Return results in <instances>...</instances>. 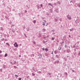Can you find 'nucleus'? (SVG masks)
<instances>
[{"instance_id":"nucleus-18","label":"nucleus","mask_w":80,"mask_h":80,"mask_svg":"<svg viewBox=\"0 0 80 80\" xmlns=\"http://www.w3.org/2000/svg\"><path fill=\"white\" fill-rule=\"evenodd\" d=\"M70 49H69L67 50V53H69L70 52Z\"/></svg>"},{"instance_id":"nucleus-7","label":"nucleus","mask_w":80,"mask_h":80,"mask_svg":"<svg viewBox=\"0 0 80 80\" xmlns=\"http://www.w3.org/2000/svg\"><path fill=\"white\" fill-rule=\"evenodd\" d=\"M48 77H49V78H51L52 77V76H51V73L49 72L48 74Z\"/></svg>"},{"instance_id":"nucleus-32","label":"nucleus","mask_w":80,"mask_h":80,"mask_svg":"<svg viewBox=\"0 0 80 80\" xmlns=\"http://www.w3.org/2000/svg\"><path fill=\"white\" fill-rule=\"evenodd\" d=\"M55 30H52V31H51L52 32H55Z\"/></svg>"},{"instance_id":"nucleus-45","label":"nucleus","mask_w":80,"mask_h":80,"mask_svg":"<svg viewBox=\"0 0 80 80\" xmlns=\"http://www.w3.org/2000/svg\"><path fill=\"white\" fill-rule=\"evenodd\" d=\"M12 32H13V33H15V31H14V30H12Z\"/></svg>"},{"instance_id":"nucleus-17","label":"nucleus","mask_w":80,"mask_h":80,"mask_svg":"<svg viewBox=\"0 0 80 80\" xmlns=\"http://www.w3.org/2000/svg\"><path fill=\"white\" fill-rule=\"evenodd\" d=\"M27 32H29V30H30V29H29V28H27Z\"/></svg>"},{"instance_id":"nucleus-38","label":"nucleus","mask_w":80,"mask_h":80,"mask_svg":"<svg viewBox=\"0 0 80 80\" xmlns=\"http://www.w3.org/2000/svg\"><path fill=\"white\" fill-rule=\"evenodd\" d=\"M65 75H68V74L67 72H65Z\"/></svg>"},{"instance_id":"nucleus-51","label":"nucleus","mask_w":80,"mask_h":80,"mask_svg":"<svg viewBox=\"0 0 80 80\" xmlns=\"http://www.w3.org/2000/svg\"><path fill=\"white\" fill-rule=\"evenodd\" d=\"M58 49V50H60V47H59Z\"/></svg>"},{"instance_id":"nucleus-34","label":"nucleus","mask_w":80,"mask_h":80,"mask_svg":"<svg viewBox=\"0 0 80 80\" xmlns=\"http://www.w3.org/2000/svg\"><path fill=\"white\" fill-rule=\"evenodd\" d=\"M0 57H3V55L0 54Z\"/></svg>"},{"instance_id":"nucleus-39","label":"nucleus","mask_w":80,"mask_h":80,"mask_svg":"<svg viewBox=\"0 0 80 80\" xmlns=\"http://www.w3.org/2000/svg\"><path fill=\"white\" fill-rule=\"evenodd\" d=\"M78 55H80V52H78Z\"/></svg>"},{"instance_id":"nucleus-15","label":"nucleus","mask_w":80,"mask_h":80,"mask_svg":"<svg viewBox=\"0 0 80 80\" xmlns=\"http://www.w3.org/2000/svg\"><path fill=\"white\" fill-rule=\"evenodd\" d=\"M32 42L33 43V44H34V45L36 44V42H35V41H32Z\"/></svg>"},{"instance_id":"nucleus-33","label":"nucleus","mask_w":80,"mask_h":80,"mask_svg":"<svg viewBox=\"0 0 80 80\" xmlns=\"http://www.w3.org/2000/svg\"><path fill=\"white\" fill-rule=\"evenodd\" d=\"M54 53L55 54H57V51H54Z\"/></svg>"},{"instance_id":"nucleus-6","label":"nucleus","mask_w":80,"mask_h":80,"mask_svg":"<svg viewBox=\"0 0 80 80\" xmlns=\"http://www.w3.org/2000/svg\"><path fill=\"white\" fill-rule=\"evenodd\" d=\"M14 47H18V45L17 44V43L16 42L14 43Z\"/></svg>"},{"instance_id":"nucleus-20","label":"nucleus","mask_w":80,"mask_h":80,"mask_svg":"<svg viewBox=\"0 0 80 80\" xmlns=\"http://www.w3.org/2000/svg\"><path fill=\"white\" fill-rule=\"evenodd\" d=\"M42 37V34H39L38 37L40 38V37Z\"/></svg>"},{"instance_id":"nucleus-26","label":"nucleus","mask_w":80,"mask_h":80,"mask_svg":"<svg viewBox=\"0 0 80 80\" xmlns=\"http://www.w3.org/2000/svg\"><path fill=\"white\" fill-rule=\"evenodd\" d=\"M6 44L8 45V46H10V44H9L8 43H6Z\"/></svg>"},{"instance_id":"nucleus-41","label":"nucleus","mask_w":80,"mask_h":80,"mask_svg":"<svg viewBox=\"0 0 80 80\" xmlns=\"http://www.w3.org/2000/svg\"><path fill=\"white\" fill-rule=\"evenodd\" d=\"M25 13H27V10H25Z\"/></svg>"},{"instance_id":"nucleus-21","label":"nucleus","mask_w":80,"mask_h":80,"mask_svg":"<svg viewBox=\"0 0 80 80\" xmlns=\"http://www.w3.org/2000/svg\"><path fill=\"white\" fill-rule=\"evenodd\" d=\"M34 56H35V54H31V57H33Z\"/></svg>"},{"instance_id":"nucleus-64","label":"nucleus","mask_w":80,"mask_h":80,"mask_svg":"<svg viewBox=\"0 0 80 80\" xmlns=\"http://www.w3.org/2000/svg\"><path fill=\"white\" fill-rule=\"evenodd\" d=\"M19 57H21V55H19Z\"/></svg>"},{"instance_id":"nucleus-36","label":"nucleus","mask_w":80,"mask_h":80,"mask_svg":"<svg viewBox=\"0 0 80 80\" xmlns=\"http://www.w3.org/2000/svg\"><path fill=\"white\" fill-rule=\"evenodd\" d=\"M56 57H57V58H59V56H58V55H56Z\"/></svg>"},{"instance_id":"nucleus-9","label":"nucleus","mask_w":80,"mask_h":80,"mask_svg":"<svg viewBox=\"0 0 80 80\" xmlns=\"http://www.w3.org/2000/svg\"><path fill=\"white\" fill-rule=\"evenodd\" d=\"M48 5H49V6H50V7H52V8H53V6L52 5V4L50 3H49V4H48Z\"/></svg>"},{"instance_id":"nucleus-23","label":"nucleus","mask_w":80,"mask_h":80,"mask_svg":"<svg viewBox=\"0 0 80 80\" xmlns=\"http://www.w3.org/2000/svg\"><path fill=\"white\" fill-rule=\"evenodd\" d=\"M45 50L47 52H48V49L47 48H45Z\"/></svg>"},{"instance_id":"nucleus-42","label":"nucleus","mask_w":80,"mask_h":80,"mask_svg":"<svg viewBox=\"0 0 80 80\" xmlns=\"http://www.w3.org/2000/svg\"><path fill=\"white\" fill-rule=\"evenodd\" d=\"M42 25H45V23L43 22H42Z\"/></svg>"},{"instance_id":"nucleus-53","label":"nucleus","mask_w":80,"mask_h":80,"mask_svg":"<svg viewBox=\"0 0 80 80\" xmlns=\"http://www.w3.org/2000/svg\"><path fill=\"white\" fill-rule=\"evenodd\" d=\"M40 6L41 7H42V6H43V5H42V4H41L40 5Z\"/></svg>"},{"instance_id":"nucleus-40","label":"nucleus","mask_w":80,"mask_h":80,"mask_svg":"<svg viewBox=\"0 0 80 80\" xmlns=\"http://www.w3.org/2000/svg\"><path fill=\"white\" fill-rule=\"evenodd\" d=\"M18 79L19 80H22V78H18Z\"/></svg>"},{"instance_id":"nucleus-60","label":"nucleus","mask_w":80,"mask_h":80,"mask_svg":"<svg viewBox=\"0 0 80 80\" xmlns=\"http://www.w3.org/2000/svg\"><path fill=\"white\" fill-rule=\"evenodd\" d=\"M69 30H70V32H72V29H70Z\"/></svg>"},{"instance_id":"nucleus-56","label":"nucleus","mask_w":80,"mask_h":80,"mask_svg":"<svg viewBox=\"0 0 80 80\" xmlns=\"http://www.w3.org/2000/svg\"><path fill=\"white\" fill-rule=\"evenodd\" d=\"M73 48H75V46L74 45L73 46Z\"/></svg>"},{"instance_id":"nucleus-62","label":"nucleus","mask_w":80,"mask_h":80,"mask_svg":"<svg viewBox=\"0 0 80 80\" xmlns=\"http://www.w3.org/2000/svg\"><path fill=\"white\" fill-rule=\"evenodd\" d=\"M69 37H71V36H70V35H69Z\"/></svg>"},{"instance_id":"nucleus-31","label":"nucleus","mask_w":80,"mask_h":80,"mask_svg":"<svg viewBox=\"0 0 80 80\" xmlns=\"http://www.w3.org/2000/svg\"><path fill=\"white\" fill-rule=\"evenodd\" d=\"M8 8H9V9H10V6H8Z\"/></svg>"},{"instance_id":"nucleus-57","label":"nucleus","mask_w":80,"mask_h":80,"mask_svg":"<svg viewBox=\"0 0 80 80\" xmlns=\"http://www.w3.org/2000/svg\"><path fill=\"white\" fill-rule=\"evenodd\" d=\"M47 41H44V43H46V42H47Z\"/></svg>"},{"instance_id":"nucleus-12","label":"nucleus","mask_w":80,"mask_h":80,"mask_svg":"<svg viewBox=\"0 0 80 80\" xmlns=\"http://www.w3.org/2000/svg\"><path fill=\"white\" fill-rule=\"evenodd\" d=\"M55 11L57 12V13H58V9H56Z\"/></svg>"},{"instance_id":"nucleus-2","label":"nucleus","mask_w":80,"mask_h":80,"mask_svg":"<svg viewBox=\"0 0 80 80\" xmlns=\"http://www.w3.org/2000/svg\"><path fill=\"white\" fill-rule=\"evenodd\" d=\"M32 70L34 71V72H37V69L36 68H35V67H33L32 68Z\"/></svg>"},{"instance_id":"nucleus-43","label":"nucleus","mask_w":80,"mask_h":80,"mask_svg":"<svg viewBox=\"0 0 80 80\" xmlns=\"http://www.w3.org/2000/svg\"><path fill=\"white\" fill-rule=\"evenodd\" d=\"M72 72H75V70H72Z\"/></svg>"},{"instance_id":"nucleus-54","label":"nucleus","mask_w":80,"mask_h":80,"mask_svg":"<svg viewBox=\"0 0 80 80\" xmlns=\"http://www.w3.org/2000/svg\"><path fill=\"white\" fill-rule=\"evenodd\" d=\"M15 76H16V77H18V75H16Z\"/></svg>"},{"instance_id":"nucleus-47","label":"nucleus","mask_w":80,"mask_h":80,"mask_svg":"<svg viewBox=\"0 0 80 80\" xmlns=\"http://www.w3.org/2000/svg\"><path fill=\"white\" fill-rule=\"evenodd\" d=\"M30 78V76H28L27 77V78L28 79V78Z\"/></svg>"},{"instance_id":"nucleus-63","label":"nucleus","mask_w":80,"mask_h":80,"mask_svg":"<svg viewBox=\"0 0 80 80\" xmlns=\"http://www.w3.org/2000/svg\"><path fill=\"white\" fill-rule=\"evenodd\" d=\"M75 5H76L77 6H78V4H77V3H76Z\"/></svg>"},{"instance_id":"nucleus-19","label":"nucleus","mask_w":80,"mask_h":80,"mask_svg":"<svg viewBox=\"0 0 80 80\" xmlns=\"http://www.w3.org/2000/svg\"><path fill=\"white\" fill-rule=\"evenodd\" d=\"M7 53H6L5 54V55H4V57H7Z\"/></svg>"},{"instance_id":"nucleus-37","label":"nucleus","mask_w":80,"mask_h":80,"mask_svg":"<svg viewBox=\"0 0 80 80\" xmlns=\"http://www.w3.org/2000/svg\"><path fill=\"white\" fill-rule=\"evenodd\" d=\"M54 39H55V38H52V40H54Z\"/></svg>"},{"instance_id":"nucleus-35","label":"nucleus","mask_w":80,"mask_h":80,"mask_svg":"<svg viewBox=\"0 0 80 80\" xmlns=\"http://www.w3.org/2000/svg\"><path fill=\"white\" fill-rule=\"evenodd\" d=\"M55 22H57V20H58V19H56V18H55Z\"/></svg>"},{"instance_id":"nucleus-55","label":"nucleus","mask_w":80,"mask_h":80,"mask_svg":"<svg viewBox=\"0 0 80 80\" xmlns=\"http://www.w3.org/2000/svg\"><path fill=\"white\" fill-rule=\"evenodd\" d=\"M78 6L79 7H80V3H79V4H78Z\"/></svg>"},{"instance_id":"nucleus-11","label":"nucleus","mask_w":80,"mask_h":80,"mask_svg":"<svg viewBox=\"0 0 80 80\" xmlns=\"http://www.w3.org/2000/svg\"><path fill=\"white\" fill-rule=\"evenodd\" d=\"M32 22H33V23L34 24H35L36 23V20H34L32 21Z\"/></svg>"},{"instance_id":"nucleus-52","label":"nucleus","mask_w":80,"mask_h":80,"mask_svg":"<svg viewBox=\"0 0 80 80\" xmlns=\"http://www.w3.org/2000/svg\"><path fill=\"white\" fill-rule=\"evenodd\" d=\"M23 30H24V29H25V26H24L23 27Z\"/></svg>"},{"instance_id":"nucleus-61","label":"nucleus","mask_w":80,"mask_h":80,"mask_svg":"<svg viewBox=\"0 0 80 80\" xmlns=\"http://www.w3.org/2000/svg\"><path fill=\"white\" fill-rule=\"evenodd\" d=\"M42 50H45V48H42Z\"/></svg>"},{"instance_id":"nucleus-44","label":"nucleus","mask_w":80,"mask_h":80,"mask_svg":"<svg viewBox=\"0 0 80 80\" xmlns=\"http://www.w3.org/2000/svg\"><path fill=\"white\" fill-rule=\"evenodd\" d=\"M58 4H60V1H58Z\"/></svg>"},{"instance_id":"nucleus-28","label":"nucleus","mask_w":80,"mask_h":80,"mask_svg":"<svg viewBox=\"0 0 80 80\" xmlns=\"http://www.w3.org/2000/svg\"><path fill=\"white\" fill-rule=\"evenodd\" d=\"M2 18H1V20H4V19H3V17H2Z\"/></svg>"},{"instance_id":"nucleus-48","label":"nucleus","mask_w":80,"mask_h":80,"mask_svg":"<svg viewBox=\"0 0 80 80\" xmlns=\"http://www.w3.org/2000/svg\"><path fill=\"white\" fill-rule=\"evenodd\" d=\"M2 41H4V38H3L2 39H1Z\"/></svg>"},{"instance_id":"nucleus-59","label":"nucleus","mask_w":80,"mask_h":80,"mask_svg":"<svg viewBox=\"0 0 80 80\" xmlns=\"http://www.w3.org/2000/svg\"><path fill=\"white\" fill-rule=\"evenodd\" d=\"M43 21H44V22H45V23H46V20H43Z\"/></svg>"},{"instance_id":"nucleus-46","label":"nucleus","mask_w":80,"mask_h":80,"mask_svg":"<svg viewBox=\"0 0 80 80\" xmlns=\"http://www.w3.org/2000/svg\"><path fill=\"white\" fill-rule=\"evenodd\" d=\"M47 15L48 16H49V13H47Z\"/></svg>"},{"instance_id":"nucleus-29","label":"nucleus","mask_w":80,"mask_h":80,"mask_svg":"<svg viewBox=\"0 0 80 80\" xmlns=\"http://www.w3.org/2000/svg\"><path fill=\"white\" fill-rule=\"evenodd\" d=\"M45 56H48V53H46L45 54Z\"/></svg>"},{"instance_id":"nucleus-16","label":"nucleus","mask_w":80,"mask_h":80,"mask_svg":"<svg viewBox=\"0 0 80 80\" xmlns=\"http://www.w3.org/2000/svg\"><path fill=\"white\" fill-rule=\"evenodd\" d=\"M49 12L50 13H52V12H53V10H52V9H50L49 10Z\"/></svg>"},{"instance_id":"nucleus-13","label":"nucleus","mask_w":80,"mask_h":80,"mask_svg":"<svg viewBox=\"0 0 80 80\" xmlns=\"http://www.w3.org/2000/svg\"><path fill=\"white\" fill-rule=\"evenodd\" d=\"M32 76H33V77H34L35 75V73L34 72H32Z\"/></svg>"},{"instance_id":"nucleus-30","label":"nucleus","mask_w":80,"mask_h":80,"mask_svg":"<svg viewBox=\"0 0 80 80\" xmlns=\"http://www.w3.org/2000/svg\"><path fill=\"white\" fill-rule=\"evenodd\" d=\"M5 18H6V19H8V17L7 16H5Z\"/></svg>"},{"instance_id":"nucleus-14","label":"nucleus","mask_w":80,"mask_h":80,"mask_svg":"<svg viewBox=\"0 0 80 80\" xmlns=\"http://www.w3.org/2000/svg\"><path fill=\"white\" fill-rule=\"evenodd\" d=\"M45 31H46V29H45V28H43L42 29V31L44 32H45Z\"/></svg>"},{"instance_id":"nucleus-49","label":"nucleus","mask_w":80,"mask_h":80,"mask_svg":"<svg viewBox=\"0 0 80 80\" xmlns=\"http://www.w3.org/2000/svg\"><path fill=\"white\" fill-rule=\"evenodd\" d=\"M77 20L75 21V22L77 24L78 23V22H77Z\"/></svg>"},{"instance_id":"nucleus-50","label":"nucleus","mask_w":80,"mask_h":80,"mask_svg":"<svg viewBox=\"0 0 80 80\" xmlns=\"http://www.w3.org/2000/svg\"><path fill=\"white\" fill-rule=\"evenodd\" d=\"M2 53V51L0 50V53Z\"/></svg>"},{"instance_id":"nucleus-1","label":"nucleus","mask_w":80,"mask_h":80,"mask_svg":"<svg viewBox=\"0 0 80 80\" xmlns=\"http://www.w3.org/2000/svg\"><path fill=\"white\" fill-rule=\"evenodd\" d=\"M37 71V73H38L39 74H41V73H42V70L39 69H38Z\"/></svg>"},{"instance_id":"nucleus-3","label":"nucleus","mask_w":80,"mask_h":80,"mask_svg":"<svg viewBox=\"0 0 80 80\" xmlns=\"http://www.w3.org/2000/svg\"><path fill=\"white\" fill-rule=\"evenodd\" d=\"M18 15H19L20 17H22V16H23V12L22 11L20 13H18Z\"/></svg>"},{"instance_id":"nucleus-27","label":"nucleus","mask_w":80,"mask_h":80,"mask_svg":"<svg viewBox=\"0 0 80 80\" xmlns=\"http://www.w3.org/2000/svg\"><path fill=\"white\" fill-rule=\"evenodd\" d=\"M24 36H25V37H26V38H27V36L26 34H25V33H24Z\"/></svg>"},{"instance_id":"nucleus-5","label":"nucleus","mask_w":80,"mask_h":80,"mask_svg":"<svg viewBox=\"0 0 80 80\" xmlns=\"http://www.w3.org/2000/svg\"><path fill=\"white\" fill-rule=\"evenodd\" d=\"M38 56L39 57V58H42V55L41 54H39L38 55Z\"/></svg>"},{"instance_id":"nucleus-8","label":"nucleus","mask_w":80,"mask_h":80,"mask_svg":"<svg viewBox=\"0 0 80 80\" xmlns=\"http://www.w3.org/2000/svg\"><path fill=\"white\" fill-rule=\"evenodd\" d=\"M4 30V29H3V28L2 27H0V30H1V31H2V32H3V30Z\"/></svg>"},{"instance_id":"nucleus-24","label":"nucleus","mask_w":80,"mask_h":80,"mask_svg":"<svg viewBox=\"0 0 80 80\" xmlns=\"http://www.w3.org/2000/svg\"><path fill=\"white\" fill-rule=\"evenodd\" d=\"M2 69H3V68H2V69H0V72H1V73H2Z\"/></svg>"},{"instance_id":"nucleus-10","label":"nucleus","mask_w":80,"mask_h":80,"mask_svg":"<svg viewBox=\"0 0 80 80\" xmlns=\"http://www.w3.org/2000/svg\"><path fill=\"white\" fill-rule=\"evenodd\" d=\"M3 68H4V69H5V68H6L7 66H6V65H3Z\"/></svg>"},{"instance_id":"nucleus-58","label":"nucleus","mask_w":80,"mask_h":80,"mask_svg":"<svg viewBox=\"0 0 80 80\" xmlns=\"http://www.w3.org/2000/svg\"><path fill=\"white\" fill-rule=\"evenodd\" d=\"M14 63H16V61H14Z\"/></svg>"},{"instance_id":"nucleus-4","label":"nucleus","mask_w":80,"mask_h":80,"mask_svg":"<svg viewBox=\"0 0 80 80\" xmlns=\"http://www.w3.org/2000/svg\"><path fill=\"white\" fill-rule=\"evenodd\" d=\"M67 18L68 19V20H71V17L70 15H68L67 16Z\"/></svg>"},{"instance_id":"nucleus-25","label":"nucleus","mask_w":80,"mask_h":80,"mask_svg":"<svg viewBox=\"0 0 80 80\" xmlns=\"http://www.w3.org/2000/svg\"><path fill=\"white\" fill-rule=\"evenodd\" d=\"M4 37H5V38H6V37H7V35L5 34H4Z\"/></svg>"},{"instance_id":"nucleus-22","label":"nucleus","mask_w":80,"mask_h":80,"mask_svg":"<svg viewBox=\"0 0 80 80\" xmlns=\"http://www.w3.org/2000/svg\"><path fill=\"white\" fill-rule=\"evenodd\" d=\"M37 7H38V8H39V7H40V5H39V4H38L37 5Z\"/></svg>"}]
</instances>
